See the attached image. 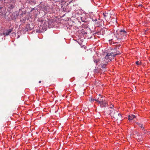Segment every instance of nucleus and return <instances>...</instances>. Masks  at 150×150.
Listing matches in <instances>:
<instances>
[{
  "label": "nucleus",
  "instance_id": "f257e3e1",
  "mask_svg": "<svg viewBox=\"0 0 150 150\" xmlns=\"http://www.w3.org/2000/svg\"><path fill=\"white\" fill-rule=\"evenodd\" d=\"M117 48L115 47L114 50H116V52H112L110 53H108L106 55L104 59V61L106 63H108L110 61H111V59L113 57H115L117 55H119L121 54L120 52L117 50Z\"/></svg>",
  "mask_w": 150,
  "mask_h": 150
},
{
  "label": "nucleus",
  "instance_id": "f03ea898",
  "mask_svg": "<svg viewBox=\"0 0 150 150\" xmlns=\"http://www.w3.org/2000/svg\"><path fill=\"white\" fill-rule=\"evenodd\" d=\"M117 34L115 36L117 39H121L122 38V36L120 37L119 34L121 35H125L127 33L126 31L124 30H118L117 31Z\"/></svg>",
  "mask_w": 150,
  "mask_h": 150
},
{
  "label": "nucleus",
  "instance_id": "7ed1b4c3",
  "mask_svg": "<svg viewBox=\"0 0 150 150\" xmlns=\"http://www.w3.org/2000/svg\"><path fill=\"white\" fill-rule=\"evenodd\" d=\"M113 117L117 120H122V116L121 114L120 113H118L117 111H116V113L114 115Z\"/></svg>",
  "mask_w": 150,
  "mask_h": 150
},
{
  "label": "nucleus",
  "instance_id": "20e7f679",
  "mask_svg": "<svg viewBox=\"0 0 150 150\" xmlns=\"http://www.w3.org/2000/svg\"><path fill=\"white\" fill-rule=\"evenodd\" d=\"M18 15V13L17 12H13L11 16V18L13 19H16Z\"/></svg>",
  "mask_w": 150,
  "mask_h": 150
},
{
  "label": "nucleus",
  "instance_id": "39448f33",
  "mask_svg": "<svg viewBox=\"0 0 150 150\" xmlns=\"http://www.w3.org/2000/svg\"><path fill=\"white\" fill-rule=\"evenodd\" d=\"M103 15L105 18H109L110 17V14L109 13H108V12H105V13H103Z\"/></svg>",
  "mask_w": 150,
  "mask_h": 150
},
{
  "label": "nucleus",
  "instance_id": "423d86ee",
  "mask_svg": "<svg viewBox=\"0 0 150 150\" xmlns=\"http://www.w3.org/2000/svg\"><path fill=\"white\" fill-rule=\"evenodd\" d=\"M116 113V111L114 110V109L112 110H110V114L112 117H114V115Z\"/></svg>",
  "mask_w": 150,
  "mask_h": 150
},
{
  "label": "nucleus",
  "instance_id": "0eeeda50",
  "mask_svg": "<svg viewBox=\"0 0 150 150\" xmlns=\"http://www.w3.org/2000/svg\"><path fill=\"white\" fill-rule=\"evenodd\" d=\"M12 29H9L6 32L4 33V35H8L10 33H11V31H12Z\"/></svg>",
  "mask_w": 150,
  "mask_h": 150
},
{
  "label": "nucleus",
  "instance_id": "6e6552de",
  "mask_svg": "<svg viewBox=\"0 0 150 150\" xmlns=\"http://www.w3.org/2000/svg\"><path fill=\"white\" fill-rule=\"evenodd\" d=\"M136 116L134 115H129L128 116V120H130L135 118Z\"/></svg>",
  "mask_w": 150,
  "mask_h": 150
},
{
  "label": "nucleus",
  "instance_id": "1a4fd4ad",
  "mask_svg": "<svg viewBox=\"0 0 150 150\" xmlns=\"http://www.w3.org/2000/svg\"><path fill=\"white\" fill-rule=\"evenodd\" d=\"M137 125L140 127L143 130H145V129H144V125L143 124H141V123H137Z\"/></svg>",
  "mask_w": 150,
  "mask_h": 150
},
{
  "label": "nucleus",
  "instance_id": "9d476101",
  "mask_svg": "<svg viewBox=\"0 0 150 150\" xmlns=\"http://www.w3.org/2000/svg\"><path fill=\"white\" fill-rule=\"evenodd\" d=\"M104 59H105V58H104V61L105 62H104V63H101V64H100V65L102 67V68H104L106 66V63H106L105 62V61H104Z\"/></svg>",
  "mask_w": 150,
  "mask_h": 150
},
{
  "label": "nucleus",
  "instance_id": "9b49d317",
  "mask_svg": "<svg viewBox=\"0 0 150 150\" xmlns=\"http://www.w3.org/2000/svg\"><path fill=\"white\" fill-rule=\"evenodd\" d=\"M94 62L96 63V64H97L99 63L100 60L98 59H94Z\"/></svg>",
  "mask_w": 150,
  "mask_h": 150
},
{
  "label": "nucleus",
  "instance_id": "f8f14e48",
  "mask_svg": "<svg viewBox=\"0 0 150 150\" xmlns=\"http://www.w3.org/2000/svg\"><path fill=\"white\" fill-rule=\"evenodd\" d=\"M100 98H98V99L99 100H102L101 103H102L103 102V100H104L103 98H104V97H101V96H100Z\"/></svg>",
  "mask_w": 150,
  "mask_h": 150
},
{
  "label": "nucleus",
  "instance_id": "ddd939ff",
  "mask_svg": "<svg viewBox=\"0 0 150 150\" xmlns=\"http://www.w3.org/2000/svg\"><path fill=\"white\" fill-rule=\"evenodd\" d=\"M100 105L102 107L105 106L106 104V103L105 102H103L102 103H100Z\"/></svg>",
  "mask_w": 150,
  "mask_h": 150
},
{
  "label": "nucleus",
  "instance_id": "4468645a",
  "mask_svg": "<svg viewBox=\"0 0 150 150\" xmlns=\"http://www.w3.org/2000/svg\"><path fill=\"white\" fill-rule=\"evenodd\" d=\"M99 100V99H95V100L96 101H97V102H98L99 103H101L102 100Z\"/></svg>",
  "mask_w": 150,
  "mask_h": 150
},
{
  "label": "nucleus",
  "instance_id": "2eb2a0df",
  "mask_svg": "<svg viewBox=\"0 0 150 150\" xmlns=\"http://www.w3.org/2000/svg\"><path fill=\"white\" fill-rule=\"evenodd\" d=\"M136 63L137 65H139L141 64V62H139L138 61H137L136 62Z\"/></svg>",
  "mask_w": 150,
  "mask_h": 150
},
{
  "label": "nucleus",
  "instance_id": "dca6fc26",
  "mask_svg": "<svg viewBox=\"0 0 150 150\" xmlns=\"http://www.w3.org/2000/svg\"><path fill=\"white\" fill-rule=\"evenodd\" d=\"M95 100V99L91 98L90 99V101L91 102H93Z\"/></svg>",
  "mask_w": 150,
  "mask_h": 150
},
{
  "label": "nucleus",
  "instance_id": "f3484780",
  "mask_svg": "<svg viewBox=\"0 0 150 150\" xmlns=\"http://www.w3.org/2000/svg\"><path fill=\"white\" fill-rule=\"evenodd\" d=\"M97 20L95 18V19H92V21H97Z\"/></svg>",
  "mask_w": 150,
  "mask_h": 150
},
{
  "label": "nucleus",
  "instance_id": "a211bd4d",
  "mask_svg": "<svg viewBox=\"0 0 150 150\" xmlns=\"http://www.w3.org/2000/svg\"><path fill=\"white\" fill-rule=\"evenodd\" d=\"M144 130V133H146V132H145V130L144 131V130Z\"/></svg>",
  "mask_w": 150,
  "mask_h": 150
},
{
  "label": "nucleus",
  "instance_id": "6ab92c4d",
  "mask_svg": "<svg viewBox=\"0 0 150 150\" xmlns=\"http://www.w3.org/2000/svg\"><path fill=\"white\" fill-rule=\"evenodd\" d=\"M41 83V81H39V83Z\"/></svg>",
  "mask_w": 150,
  "mask_h": 150
},
{
  "label": "nucleus",
  "instance_id": "aec40b11",
  "mask_svg": "<svg viewBox=\"0 0 150 150\" xmlns=\"http://www.w3.org/2000/svg\"><path fill=\"white\" fill-rule=\"evenodd\" d=\"M119 35H120V37H121V35H120V34H119Z\"/></svg>",
  "mask_w": 150,
  "mask_h": 150
},
{
  "label": "nucleus",
  "instance_id": "412c9836",
  "mask_svg": "<svg viewBox=\"0 0 150 150\" xmlns=\"http://www.w3.org/2000/svg\"><path fill=\"white\" fill-rule=\"evenodd\" d=\"M110 108H112V107H110Z\"/></svg>",
  "mask_w": 150,
  "mask_h": 150
}]
</instances>
